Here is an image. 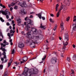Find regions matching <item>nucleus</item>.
<instances>
[{
    "mask_svg": "<svg viewBox=\"0 0 76 76\" xmlns=\"http://www.w3.org/2000/svg\"><path fill=\"white\" fill-rule=\"evenodd\" d=\"M25 46V45H24V44L22 42H20L18 44V47L20 48H23Z\"/></svg>",
    "mask_w": 76,
    "mask_h": 76,
    "instance_id": "6e6552de",
    "label": "nucleus"
},
{
    "mask_svg": "<svg viewBox=\"0 0 76 76\" xmlns=\"http://www.w3.org/2000/svg\"><path fill=\"white\" fill-rule=\"evenodd\" d=\"M14 64H16L15 66H18V65L19 64V63L18 62H15L14 63Z\"/></svg>",
    "mask_w": 76,
    "mask_h": 76,
    "instance_id": "6ab92c4d",
    "label": "nucleus"
},
{
    "mask_svg": "<svg viewBox=\"0 0 76 76\" xmlns=\"http://www.w3.org/2000/svg\"><path fill=\"white\" fill-rule=\"evenodd\" d=\"M10 11H12V10H13V8L12 7H11V8H10Z\"/></svg>",
    "mask_w": 76,
    "mask_h": 76,
    "instance_id": "8fccbe9b",
    "label": "nucleus"
},
{
    "mask_svg": "<svg viewBox=\"0 0 76 76\" xmlns=\"http://www.w3.org/2000/svg\"><path fill=\"white\" fill-rule=\"evenodd\" d=\"M68 42H68V41L66 40V42L65 43V45H65V46L67 45H68Z\"/></svg>",
    "mask_w": 76,
    "mask_h": 76,
    "instance_id": "bb28decb",
    "label": "nucleus"
},
{
    "mask_svg": "<svg viewBox=\"0 0 76 76\" xmlns=\"http://www.w3.org/2000/svg\"><path fill=\"white\" fill-rule=\"evenodd\" d=\"M28 17H26V18H25L24 20H27V19H28Z\"/></svg>",
    "mask_w": 76,
    "mask_h": 76,
    "instance_id": "a18cd8bd",
    "label": "nucleus"
},
{
    "mask_svg": "<svg viewBox=\"0 0 76 76\" xmlns=\"http://www.w3.org/2000/svg\"><path fill=\"white\" fill-rule=\"evenodd\" d=\"M59 15H60V12H58L56 14V16L57 18L59 17Z\"/></svg>",
    "mask_w": 76,
    "mask_h": 76,
    "instance_id": "393cba45",
    "label": "nucleus"
},
{
    "mask_svg": "<svg viewBox=\"0 0 76 76\" xmlns=\"http://www.w3.org/2000/svg\"><path fill=\"white\" fill-rule=\"evenodd\" d=\"M18 7H17V6L16 5H15L14 6V9H15V10H17V9H18Z\"/></svg>",
    "mask_w": 76,
    "mask_h": 76,
    "instance_id": "4be33fe9",
    "label": "nucleus"
},
{
    "mask_svg": "<svg viewBox=\"0 0 76 76\" xmlns=\"http://www.w3.org/2000/svg\"><path fill=\"white\" fill-rule=\"evenodd\" d=\"M34 17V16H32V15H31L30 17H29V18H33Z\"/></svg>",
    "mask_w": 76,
    "mask_h": 76,
    "instance_id": "c03bdc74",
    "label": "nucleus"
},
{
    "mask_svg": "<svg viewBox=\"0 0 76 76\" xmlns=\"http://www.w3.org/2000/svg\"><path fill=\"white\" fill-rule=\"evenodd\" d=\"M7 42H6V40H4L3 42V43L4 44H6Z\"/></svg>",
    "mask_w": 76,
    "mask_h": 76,
    "instance_id": "3c124183",
    "label": "nucleus"
},
{
    "mask_svg": "<svg viewBox=\"0 0 76 76\" xmlns=\"http://www.w3.org/2000/svg\"><path fill=\"white\" fill-rule=\"evenodd\" d=\"M49 67L50 68H53V67H54V66L53 65H50L49 66Z\"/></svg>",
    "mask_w": 76,
    "mask_h": 76,
    "instance_id": "4c0bfd02",
    "label": "nucleus"
},
{
    "mask_svg": "<svg viewBox=\"0 0 76 76\" xmlns=\"http://www.w3.org/2000/svg\"><path fill=\"white\" fill-rule=\"evenodd\" d=\"M5 16H6V18H7V19H9V15H6Z\"/></svg>",
    "mask_w": 76,
    "mask_h": 76,
    "instance_id": "f704fd0d",
    "label": "nucleus"
},
{
    "mask_svg": "<svg viewBox=\"0 0 76 76\" xmlns=\"http://www.w3.org/2000/svg\"><path fill=\"white\" fill-rule=\"evenodd\" d=\"M57 58H52L50 60V62L52 64H55L56 63H57Z\"/></svg>",
    "mask_w": 76,
    "mask_h": 76,
    "instance_id": "39448f33",
    "label": "nucleus"
},
{
    "mask_svg": "<svg viewBox=\"0 0 76 76\" xmlns=\"http://www.w3.org/2000/svg\"><path fill=\"white\" fill-rule=\"evenodd\" d=\"M1 36L2 38H3L4 37H3V35H2V34H1Z\"/></svg>",
    "mask_w": 76,
    "mask_h": 76,
    "instance_id": "864d4df0",
    "label": "nucleus"
},
{
    "mask_svg": "<svg viewBox=\"0 0 76 76\" xmlns=\"http://www.w3.org/2000/svg\"><path fill=\"white\" fill-rule=\"evenodd\" d=\"M46 55H45V56L44 57V58H42V60H45V58H46Z\"/></svg>",
    "mask_w": 76,
    "mask_h": 76,
    "instance_id": "c9c22d12",
    "label": "nucleus"
},
{
    "mask_svg": "<svg viewBox=\"0 0 76 76\" xmlns=\"http://www.w3.org/2000/svg\"><path fill=\"white\" fill-rule=\"evenodd\" d=\"M67 67L68 68H70V65H69V64H68L67 66Z\"/></svg>",
    "mask_w": 76,
    "mask_h": 76,
    "instance_id": "603ef678",
    "label": "nucleus"
},
{
    "mask_svg": "<svg viewBox=\"0 0 76 76\" xmlns=\"http://www.w3.org/2000/svg\"><path fill=\"white\" fill-rule=\"evenodd\" d=\"M58 6H59V5H58V4L56 5V12L58 11Z\"/></svg>",
    "mask_w": 76,
    "mask_h": 76,
    "instance_id": "a211bd4d",
    "label": "nucleus"
},
{
    "mask_svg": "<svg viewBox=\"0 0 76 76\" xmlns=\"http://www.w3.org/2000/svg\"><path fill=\"white\" fill-rule=\"evenodd\" d=\"M0 50H2V51L4 52L2 53V55H3V56L6 55V52H5V51H6V49H5V48H3V47L2 46L1 47Z\"/></svg>",
    "mask_w": 76,
    "mask_h": 76,
    "instance_id": "0eeeda50",
    "label": "nucleus"
},
{
    "mask_svg": "<svg viewBox=\"0 0 76 76\" xmlns=\"http://www.w3.org/2000/svg\"><path fill=\"white\" fill-rule=\"evenodd\" d=\"M67 6H69L70 5V3H68L66 4Z\"/></svg>",
    "mask_w": 76,
    "mask_h": 76,
    "instance_id": "338daca9",
    "label": "nucleus"
},
{
    "mask_svg": "<svg viewBox=\"0 0 76 76\" xmlns=\"http://www.w3.org/2000/svg\"><path fill=\"white\" fill-rule=\"evenodd\" d=\"M7 35L8 37H10V33H8V34H7Z\"/></svg>",
    "mask_w": 76,
    "mask_h": 76,
    "instance_id": "e2e57ef3",
    "label": "nucleus"
},
{
    "mask_svg": "<svg viewBox=\"0 0 76 76\" xmlns=\"http://www.w3.org/2000/svg\"><path fill=\"white\" fill-rule=\"evenodd\" d=\"M37 15L38 16V17H39V18L40 19H41V17L42 16V14H41V13H39V14H37Z\"/></svg>",
    "mask_w": 76,
    "mask_h": 76,
    "instance_id": "f3484780",
    "label": "nucleus"
},
{
    "mask_svg": "<svg viewBox=\"0 0 76 76\" xmlns=\"http://www.w3.org/2000/svg\"><path fill=\"white\" fill-rule=\"evenodd\" d=\"M1 47H2V48H3V47H5L6 46V45L5 44H3V43H1Z\"/></svg>",
    "mask_w": 76,
    "mask_h": 76,
    "instance_id": "a878e982",
    "label": "nucleus"
},
{
    "mask_svg": "<svg viewBox=\"0 0 76 76\" xmlns=\"http://www.w3.org/2000/svg\"><path fill=\"white\" fill-rule=\"evenodd\" d=\"M50 16H52V17H54V15H53V14H51Z\"/></svg>",
    "mask_w": 76,
    "mask_h": 76,
    "instance_id": "49530a36",
    "label": "nucleus"
},
{
    "mask_svg": "<svg viewBox=\"0 0 76 76\" xmlns=\"http://www.w3.org/2000/svg\"><path fill=\"white\" fill-rule=\"evenodd\" d=\"M4 58H5V59H6V58H7V57H6V55H4Z\"/></svg>",
    "mask_w": 76,
    "mask_h": 76,
    "instance_id": "79ce46f5",
    "label": "nucleus"
},
{
    "mask_svg": "<svg viewBox=\"0 0 76 76\" xmlns=\"http://www.w3.org/2000/svg\"><path fill=\"white\" fill-rule=\"evenodd\" d=\"M29 6L30 7H32V4H30L29 5Z\"/></svg>",
    "mask_w": 76,
    "mask_h": 76,
    "instance_id": "680f3d73",
    "label": "nucleus"
},
{
    "mask_svg": "<svg viewBox=\"0 0 76 76\" xmlns=\"http://www.w3.org/2000/svg\"><path fill=\"white\" fill-rule=\"evenodd\" d=\"M8 67H10V65H11V63L10 62H9L8 64Z\"/></svg>",
    "mask_w": 76,
    "mask_h": 76,
    "instance_id": "e433bc0d",
    "label": "nucleus"
},
{
    "mask_svg": "<svg viewBox=\"0 0 76 76\" xmlns=\"http://www.w3.org/2000/svg\"><path fill=\"white\" fill-rule=\"evenodd\" d=\"M49 20L50 22H52V23H54V21L53 20L51 19H50Z\"/></svg>",
    "mask_w": 76,
    "mask_h": 76,
    "instance_id": "5701e85b",
    "label": "nucleus"
},
{
    "mask_svg": "<svg viewBox=\"0 0 76 76\" xmlns=\"http://www.w3.org/2000/svg\"><path fill=\"white\" fill-rule=\"evenodd\" d=\"M72 47H73V48H75V47H76V46L75 45H72Z\"/></svg>",
    "mask_w": 76,
    "mask_h": 76,
    "instance_id": "6e6d98bb",
    "label": "nucleus"
},
{
    "mask_svg": "<svg viewBox=\"0 0 76 76\" xmlns=\"http://www.w3.org/2000/svg\"><path fill=\"white\" fill-rule=\"evenodd\" d=\"M7 26H9L10 25V24H9V23L8 22L7 23Z\"/></svg>",
    "mask_w": 76,
    "mask_h": 76,
    "instance_id": "09e8293b",
    "label": "nucleus"
},
{
    "mask_svg": "<svg viewBox=\"0 0 76 76\" xmlns=\"http://www.w3.org/2000/svg\"><path fill=\"white\" fill-rule=\"evenodd\" d=\"M73 30L74 31H76V24H73Z\"/></svg>",
    "mask_w": 76,
    "mask_h": 76,
    "instance_id": "ddd939ff",
    "label": "nucleus"
},
{
    "mask_svg": "<svg viewBox=\"0 0 76 76\" xmlns=\"http://www.w3.org/2000/svg\"><path fill=\"white\" fill-rule=\"evenodd\" d=\"M25 10H22L21 11L22 15H26V12H25Z\"/></svg>",
    "mask_w": 76,
    "mask_h": 76,
    "instance_id": "9b49d317",
    "label": "nucleus"
},
{
    "mask_svg": "<svg viewBox=\"0 0 76 76\" xmlns=\"http://www.w3.org/2000/svg\"><path fill=\"white\" fill-rule=\"evenodd\" d=\"M67 60L70 62V59L69 58H67L66 59Z\"/></svg>",
    "mask_w": 76,
    "mask_h": 76,
    "instance_id": "2f4dec72",
    "label": "nucleus"
},
{
    "mask_svg": "<svg viewBox=\"0 0 76 76\" xmlns=\"http://www.w3.org/2000/svg\"><path fill=\"white\" fill-rule=\"evenodd\" d=\"M24 25H26V22H24Z\"/></svg>",
    "mask_w": 76,
    "mask_h": 76,
    "instance_id": "052dcab7",
    "label": "nucleus"
},
{
    "mask_svg": "<svg viewBox=\"0 0 76 76\" xmlns=\"http://www.w3.org/2000/svg\"><path fill=\"white\" fill-rule=\"evenodd\" d=\"M69 19H70V17H68L66 19V21H67V22H69Z\"/></svg>",
    "mask_w": 76,
    "mask_h": 76,
    "instance_id": "7c9ffc66",
    "label": "nucleus"
},
{
    "mask_svg": "<svg viewBox=\"0 0 76 76\" xmlns=\"http://www.w3.org/2000/svg\"><path fill=\"white\" fill-rule=\"evenodd\" d=\"M13 60H12V59L11 58L10 60V63H12V61Z\"/></svg>",
    "mask_w": 76,
    "mask_h": 76,
    "instance_id": "a19ab883",
    "label": "nucleus"
},
{
    "mask_svg": "<svg viewBox=\"0 0 76 76\" xmlns=\"http://www.w3.org/2000/svg\"><path fill=\"white\" fill-rule=\"evenodd\" d=\"M42 18L43 20H44L45 19V17H42Z\"/></svg>",
    "mask_w": 76,
    "mask_h": 76,
    "instance_id": "ea45409f",
    "label": "nucleus"
},
{
    "mask_svg": "<svg viewBox=\"0 0 76 76\" xmlns=\"http://www.w3.org/2000/svg\"><path fill=\"white\" fill-rule=\"evenodd\" d=\"M28 59L27 58V57H24L23 58V59H22V61H23V62H25V61H27Z\"/></svg>",
    "mask_w": 76,
    "mask_h": 76,
    "instance_id": "dca6fc26",
    "label": "nucleus"
},
{
    "mask_svg": "<svg viewBox=\"0 0 76 76\" xmlns=\"http://www.w3.org/2000/svg\"><path fill=\"white\" fill-rule=\"evenodd\" d=\"M65 6H64V5H62L60 7V9L59 10V11L58 12H61V10H62L63 9V8H64V7H65Z\"/></svg>",
    "mask_w": 76,
    "mask_h": 76,
    "instance_id": "2eb2a0df",
    "label": "nucleus"
},
{
    "mask_svg": "<svg viewBox=\"0 0 76 76\" xmlns=\"http://www.w3.org/2000/svg\"><path fill=\"white\" fill-rule=\"evenodd\" d=\"M0 20H1V21L2 22H4V20L3 19V18H0Z\"/></svg>",
    "mask_w": 76,
    "mask_h": 76,
    "instance_id": "c85d7f7f",
    "label": "nucleus"
},
{
    "mask_svg": "<svg viewBox=\"0 0 76 76\" xmlns=\"http://www.w3.org/2000/svg\"><path fill=\"white\" fill-rule=\"evenodd\" d=\"M12 54H14V53H15V49H13V50H12Z\"/></svg>",
    "mask_w": 76,
    "mask_h": 76,
    "instance_id": "72a5a7b5",
    "label": "nucleus"
},
{
    "mask_svg": "<svg viewBox=\"0 0 76 76\" xmlns=\"http://www.w3.org/2000/svg\"><path fill=\"white\" fill-rule=\"evenodd\" d=\"M10 32L11 33H13V34H14L15 32V31H13V30L12 29H11L10 31Z\"/></svg>",
    "mask_w": 76,
    "mask_h": 76,
    "instance_id": "b1692460",
    "label": "nucleus"
},
{
    "mask_svg": "<svg viewBox=\"0 0 76 76\" xmlns=\"http://www.w3.org/2000/svg\"><path fill=\"white\" fill-rule=\"evenodd\" d=\"M28 69H25L22 74L24 75L25 76H30L31 75H36L38 73V70L37 69H32L31 71L28 73Z\"/></svg>",
    "mask_w": 76,
    "mask_h": 76,
    "instance_id": "f257e3e1",
    "label": "nucleus"
},
{
    "mask_svg": "<svg viewBox=\"0 0 76 76\" xmlns=\"http://www.w3.org/2000/svg\"><path fill=\"white\" fill-rule=\"evenodd\" d=\"M73 59L74 60H76V56L74 55L73 57Z\"/></svg>",
    "mask_w": 76,
    "mask_h": 76,
    "instance_id": "412c9836",
    "label": "nucleus"
},
{
    "mask_svg": "<svg viewBox=\"0 0 76 76\" xmlns=\"http://www.w3.org/2000/svg\"><path fill=\"white\" fill-rule=\"evenodd\" d=\"M21 25L22 27H23V28L24 27V25L23 24H21Z\"/></svg>",
    "mask_w": 76,
    "mask_h": 76,
    "instance_id": "69168bd1",
    "label": "nucleus"
},
{
    "mask_svg": "<svg viewBox=\"0 0 76 76\" xmlns=\"http://www.w3.org/2000/svg\"><path fill=\"white\" fill-rule=\"evenodd\" d=\"M29 42L30 43V46L31 48H35V44L33 41V40L31 39L29 40Z\"/></svg>",
    "mask_w": 76,
    "mask_h": 76,
    "instance_id": "20e7f679",
    "label": "nucleus"
},
{
    "mask_svg": "<svg viewBox=\"0 0 76 76\" xmlns=\"http://www.w3.org/2000/svg\"><path fill=\"white\" fill-rule=\"evenodd\" d=\"M31 31H32L33 34L35 35L38 34V31L37 29L35 28H31L30 31H28V33H27L26 37L28 38H29L31 37Z\"/></svg>",
    "mask_w": 76,
    "mask_h": 76,
    "instance_id": "f03ea898",
    "label": "nucleus"
},
{
    "mask_svg": "<svg viewBox=\"0 0 76 76\" xmlns=\"http://www.w3.org/2000/svg\"><path fill=\"white\" fill-rule=\"evenodd\" d=\"M16 3L12 2L11 5V6H15V4Z\"/></svg>",
    "mask_w": 76,
    "mask_h": 76,
    "instance_id": "c756f323",
    "label": "nucleus"
},
{
    "mask_svg": "<svg viewBox=\"0 0 76 76\" xmlns=\"http://www.w3.org/2000/svg\"><path fill=\"white\" fill-rule=\"evenodd\" d=\"M71 71L72 72V74L73 73H74V70L73 69H71Z\"/></svg>",
    "mask_w": 76,
    "mask_h": 76,
    "instance_id": "de8ad7c7",
    "label": "nucleus"
},
{
    "mask_svg": "<svg viewBox=\"0 0 76 76\" xmlns=\"http://www.w3.org/2000/svg\"><path fill=\"white\" fill-rule=\"evenodd\" d=\"M68 34L67 33L65 34L64 39L66 41H69V38H68Z\"/></svg>",
    "mask_w": 76,
    "mask_h": 76,
    "instance_id": "9d476101",
    "label": "nucleus"
},
{
    "mask_svg": "<svg viewBox=\"0 0 76 76\" xmlns=\"http://www.w3.org/2000/svg\"><path fill=\"white\" fill-rule=\"evenodd\" d=\"M64 25H63V23H62L60 25L61 28V30H64V28L63 27Z\"/></svg>",
    "mask_w": 76,
    "mask_h": 76,
    "instance_id": "4468645a",
    "label": "nucleus"
},
{
    "mask_svg": "<svg viewBox=\"0 0 76 76\" xmlns=\"http://www.w3.org/2000/svg\"><path fill=\"white\" fill-rule=\"evenodd\" d=\"M66 46L64 45V46L63 47V48L64 49H66Z\"/></svg>",
    "mask_w": 76,
    "mask_h": 76,
    "instance_id": "5fc2aeb1",
    "label": "nucleus"
},
{
    "mask_svg": "<svg viewBox=\"0 0 76 76\" xmlns=\"http://www.w3.org/2000/svg\"><path fill=\"white\" fill-rule=\"evenodd\" d=\"M7 73H8L6 71L5 72V73L4 74V75H5L6 76H8L7 75Z\"/></svg>",
    "mask_w": 76,
    "mask_h": 76,
    "instance_id": "473e14b6",
    "label": "nucleus"
},
{
    "mask_svg": "<svg viewBox=\"0 0 76 76\" xmlns=\"http://www.w3.org/2000/svg\"><path fill=\"white\" fill-rule=\"evenodd\" d=\"M27 23L29 24H27L25 27V29L26 31H29V28H30V25L33 26L34 25V21L29 18H28L27 20Z\"/></svg>",
    "mask_w": 76,
    "mask_h": 76,
    "instance_id": "7ed1b4c3",
    "label": "nucleus"
},
{
    "mask_svg": "<svg viewBox=\"0 0 76 76\" xmlns=\"http://www.w3.org/2000/svg\"><path fill=\"white\" fill-rule=\"evenodd\" d=\"M20 4L21 7H24V6L26 4L25 1H20L19 2Z\"/></svg>",
    "mask_w": 76,
    "mask_h": 76,
    "instance_id": "423d86ee",
    "label": "nucleus"
},
{
    "mask_svg": "<svg viewBox=\"0 0 76 76\" xmlns=\"http://www.w3.org/2000/svg\"><path fill=\"white\" fill-rule=\"evenodd\" d=\"M57 28H56V27H54L53 29V30H54V31H56V29Z\"/></svg>",
    "mask_w": 76,
    "mask_h": 76,
    "instance_id": "0e129e2a",
    "label": "nucleus"
},
{
    "mask_svg": "<svg viewBox=\"0 0 76 76\" xmlns=\"http://www.w3.org/2000/svg\"><path fill=\"white\" fill-rule=\"evenodd\" d=\"M17 20L18 21V23H21V21L20 20V19H18Z\"/></svg>",
    "mask_w": 76,
    "mask_h": 76,
    "instance_id": "aec40b11",
    "label": "nucleus"
},
{
    "mask_svg": "<svg viewBox=\"0 0 76 76\" xmlns=\"http://www.w3.org/2000/svg\"><path fill=\"white\" fill-rule=\"evenodd\" d=\"M7 10V9L6 10L4 11L3 10L0 11V14L1 13L2 14L4 15H7V11H6Z\"/></svg>",
    "mask_w": 76,
    "mask_h": 76,
    "instance_id": "1a4fd4ad",
    "label": "nucleus"
},
{
    "mask_svg": "<svg viewBox=\"0 0 76 76\" xmlns=\"http://www.w3.org/2000/svg\"><path fill=\"white\" fill-rule=\"evenodd\" d=\"M21 34H23V35H25V33L23 31H22Z\"/></svg>",
    "mask_w": 76,
    "mask_h": 76,
    "instance_id": "37998d69",
    "label": "nucleus"
},
{
    "mask_svg": "<svg viewBox=\"0 0 76 76\" xmlns=\"http://www.w3.org/2000/svg\"><path fill=\"white\" fill-rule=\"evenodd\" d=\"M30 14H31V15H34V14H35V12H30Z\"/></svg>",
    "mask_w": 76,
    "mask_h": 76,
    "instance_id": "58836bf2",
    "label": "nucleus"
},
{
    "mask_svg": "<svg viewBox=\"0 0 76 76\" xmlns=\"http://www.w3.org/2000/svg\"><path fill=\"white\" fill-rule=\"evenodd\" d=\"M63 56H64L63 55V54H62L61 55V56L62 57H63Z\"/></svg>",
    "mask_w": 76,
    "mask_h": 76,
    "instance_id": "774afa93",
    "label": "nucleus"
},
{
    "mask_svg": "<svg viewBox=\"0 0 76 76\" xmlns=\"http://www.w3.org/2000/svg\"><path fill=\"white\" fill-rule=\"evenodd\" d=\"M10 42H12V39H11L9 41Z\"/></svg>",
    "mask_w": 76,
    "mask_h": 76,
    "instance_id": "bf43d9fd",
    "label": "nucleus"
},
{
    "mask_svg": "<svg viewBox=\"0 0 76 76\" xmlns=\"http://www.w3.org/2000/svg\"><path fill=\"white\" fill-rule=\"evenodd\" d=\"M3 66L2 65H0V69L1 70H2L3 69Z\"/></svg>",
    "mask_w": 76,
    "mask_h": 76,
    "instance_id": "cd10ccee",
    "label": "nucleus"
},
{
    "mask_svg": "<svg viewBox=\"0 0 76 76\" xmlns=\"http://www.w3.org/2000/svg\"><path fill=\"white\" fill-rule=\"evenodd\" d=\"M39 28H43V29H45V26H43L42 24L41 23L40 24V26L39 27Z\"/></svg>",
    "mask_w": 76,
    "mask_h": 76,
    "instance_id": "f8f14e48",
    "label": "nucleus"
},
{
    "mask_svg": "<svg viewBox=\"0 0 76 76\" xmlns=\"http://www.w3.org/2000/svg\"><path fill=\"white\" fill-rule=\"evenodd\" d=\"M2 7L4 8V9H5V8H6V7H5V6L4 5H3Z\"/></svg>",
    "mask_w": 76,
    "mask_h": 76,
    "instance_id": "13d9d810",
    "label": "nucleus"
},
{
    "mask_svg": "<svg viewBox=\"0 0 76 76\" xmlns=\"http://www.w3.org/2000/svg\"><path fill=\"white\" fill-rule=\"evenodd\" d=\"M12 24H13V23H15V21H14V20H12Z\"/></svg>",
    "mask_w": 76,
    "mask_h": 76,
    "instance_id": "4d7b16f0",
    "label": "nucleus"
}]
</instances>
